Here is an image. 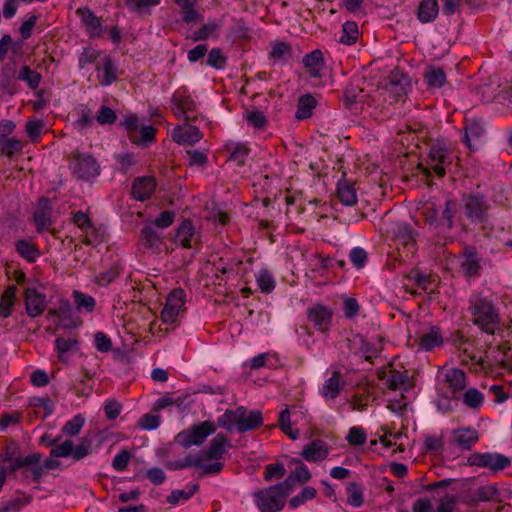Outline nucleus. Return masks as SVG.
<instances>
[{"mask_svg": "<svg viewBox=\"0 0 512 512\" xmlns=\"http://www.w3.org/2000/svg\"><path fill=\"white\" fill-rule=\"evenodd\" d=\"M26 311L30 317H36L42 314L46 307L45 297L34 289L25 291Z\"/></svg>", "mask_w": 512, "mask_h": 512, "instance_id": "obj_19", "label": "nucleus"}, {"mask_svg": "<svg viewBox=\"0 0 512 512\" xmlns=\"http://www.w3.org/2000/svg\"><path fill=\"white\" fill-rule=\"evenodd\" d=\"M216 431V426L211 421H203L198 425L192 426L190 429L184 430L178 434L179 442L185 446L202 444L208 436Z\"/></svg>", "mask_w": 512, "mask_h": 512, "instance_id": "obj_8", "label": "nucleus"}, {"mask_svg": "<svg viewBox=\"0 0 512 512\" xmlns=\"http://www.w3.org/2000/svg\"><path fill=\"white\" fill-rule=\"evenodd\" d=\"M85 423V418L81 414L75 415L71 420L67 421L62 427L63 434L75 436L77 435Z\"/></svg>", "mask_w": 512, "mask_h": 512, "instance_id": "obj_45", "label": "nucleus"}, {"mask_svg": "<svg viewBox=\"0 0 512 512\" xmlns=\"http://www.w3.org/2000/svg\"><path fill=\"white\" fill-rule=\"evenodd\" d=\"M483 395L475 388L468 389L463 395L464 403L471 407L476 408L483 402Z\"/></svg>", "mask_w": 512, "mask_h": 512, "instance_id": "obj_52", "label": "nucleus"}, {"mask_svg": "<svg viewBox=\"0 0 512 512\" xmlns=\"http://www.w3.org/2000/svg\"><path fill=\"white\" fill-rule=\"evenodd\" d=\"M303 64L311 77H321L324 68L323 56L320 50H314L303 58Z\"/></svg>", "mask_w": 512, "mask_h": 512, "instance_id": "obj_23", "label": "nucleus"}, {"mask_svg": "<svg viewBox=\"0 0 512 512\" xmlns=\"http://www.w3.org/2000/svg\"><path fill=\"white\" fill-rule=\"evenodd\" d=\"M94 343L97 350L108 352L112 348L111 339L103 332H97L94 337Z\"/></svg>", "mask_w": 512, "mask_h": 512, "instance_id": "obj_63", "label": "nucleus"}, {"mask_svg": "<svg viewBox=\"0 0 512 512\" xmlns=\"http://www.w3.org/2000/svg\"><path fill=\"white\" fill-rule=\"evenodd\" d=\"M18 79L24 81L31 89H36L41 81V75L29 66L24 65L18 72Z\"/></svg>", "mask_w": 512, "mask_h": 512, "instance_id": "obj_38", "label": "nucleus"}, {"mask_svg": "<svg viewBox=\"0 0 512 512\" xmlns=\"http://www.w3.org/2000/svg\"><path fill=\"white\" fill-rule=\"evenodd\" d=\"M279 427L283 433H285L292 440H296L299 437V430L292 428L291 414L288 408L282 410L279 415Z\"/></svg>", "mask_w": 512, "mask_h": 512, "instance_id": "obj_37", "label": "nucleus"}, {"mask_svg": "<svg viewBox=\"0 0 512 512\" xmlns=\"http://www.w3.org/2000/svg\"><path fill=\"white\" fill-rule=\"evenodd\" d=\"M468 313L471 321L488 334H494L500 325V317L493 303L480 292H473L469 299Z\"/></svg>", "mask_w": 512, "mask_h": 512, "instance_id": "obj_2", "label": "nucleus"}, {"mask_svg": "<svg viewBox=\"0 0 512 512\" xmlns=\"http://www.w3.org/2000/svg\"><path fill=\"white\" fill-rule=\"evenodd\" d=\"M317 101L316 99L310 95L306 94L299 98L298 105H297V111H296V118L298 120H304L311 116L312 110L316 107Z\"/></svg>", "mask_w": 512, "mask_h": 512, "instance_id": "obj_31", "label": "nucleus"}, {"mask_svg": "<svg viewBox=\"0 0 512 512\" xmlns=\"http://www.w3.org/2000/svg\"><path fill=\"white\" fill-rule=\"evenodd\" d=\"M55 348L58 353V359L61 362H67L68 360V352L76 351L78 348V342L75 338L69 337H58L55 340Z\"/></svg>", "mask_w": 512, "mask_h": 512, "instance_id": "obj_30", "label": "nucleus"}, {"mask_svg": "<svg viewBox=\"0 0 512 512\" xmlns=\"http://www.w3.org/2000/svg\"><path fill=\"white\" fill-rule=\"evenodd\" d=\"M391 232L395 236L396 248L398 253L414 254L417 251V245L414 238V232L406 223H396L391 227Z\"/></svg>", "mask_w": 512, "mask_h": 512, "instance_id": "obj_9", "label": "nucleus"}, {"mask_svg": "<svg viewBox=\"0 0 512 512\" xmlns=\"http://www.w3.org/2000/svg\"><path fill=\"white\" fill-rule=\"evenodd\" d=\"M465 215L473 222L483 220L488 210L487 199L480 194H470L464 197Z\"/></svg>", "mask_w": 512, "mask_h": 512, "instance_id": "obj_11", "label": "nucleus"}, {"mask_svg": "<svg viewBox=\"0 0 512 512\" xmlns=\"http://www.w3.org/2000/svg\"><path fill=\"white\" fill-rule=\"evenodd\" d=\"M186 295L183 289H173L166 298L161 311V320L166 325H176L185 312Z\"/></svg>", "mask_w": 512, "mask_h": 512, "instance_id": "obj_6", "label": "nucleus"}, {"mask_svg": "<svg viewBox=\"0 0 512 512\" xmlns=\"http://www.w3.org/2000/svg\"><path fill=\"white\" fill-rule=\"evenodd\" d=\"M76 309L78 311H85L91 313L96 305L95 299L79 290H74L72 293Z\"/></svg>", "mask_w": 512, "mask_h": 512, "instance_id": "obj_33", "label": "nucleus"}, {"mask_svg": "<svg viewBox=\"0 0 512 512\" xmlns=\"http://www.w3.org/2000/svg\"><path fill=\"white\" fill-rule=\"evenodd\" d=\"M453 441L462 449H470L478 441V432L472 428H460L453 431Z\"/></svg>", "mask_w": 512, "mask_h": 512, "instance_id": "obj_24", "label": "nucleus"}, {"mask_svg": "<svg viewBox=\"0 0 512 512\" xmlns=\"http://www.w3.org/2000/svg\"><path fill=\"white\" fill-rule=\"evenodd\" d=\"M99 71V81L101 85L107 86L114 82L117 78V68L110 57H104L103 66L97 67Z\"/></svg>", "mask_w": 512, "mask_h": 512, "instance_id": "obj_29", "label": "nucleus"}, {"mask_svg": "<svg viewBox=\"0 0 512 512\" xmlns=\"http://www.w3.org/2000/svg\"><path fill=\"white\" fill-rule=\"evenodd\" d=\"M270 55L277 61H286L291 55L290 47L284 42H276L272 45Z\"/></svg>", "mask_w": 512, "mask_h": 512, "instance_id": "obj_49", "label": "nucleus"}, {"mask_svg": "<svg viewBox=\"0 0 512 512\" xmlns=\"http://www.w3.org/2000/svg\"><path fill=\"white\" fill-rule=\"evenodd\" d=\"M243 420V407H237L234 410H226L224 414L218 417V425L227 431H238L240 421Z\"/></svg>", "mask_w": 512, "mask_h": 512, "instance_id": "obj_21", "label": "nucleus"}, {"mask_svg": "<svg viewBox=\"0 0 512 512\" xmlns=\"http://www.w3.org/2000/svg\"><path fill=\"white\" fill-rule=\"evenodd\" d=\"M432 277L433 276L431 274L422 273L417 269L412 270L409 274V279L414 281L419 287H421L423 289H426L428 284L431 281H434V279H432Z\"/></svg>", "mask_w": 512, "mask_h": 512, "instance_id": "obj_59", "label": "nucleus"}, {"mask_svg": "<svg viewBox=\"0 0 512 512\" xmlns=\"http://www.w3.org/2000/svg\"><path fill=\"white\" fill-rule=\"evenodd\" d=\"M424 80L429 88H441L446 83V74L443 69L428 66L424 71Z\"/></svg>", "mask_w": 512, "mask_h": 512, "instance_id": "obj_27", "label": "nucleus"}, {"mask_svg": "<svg viewBox=\"0 0 512 512\" xmlns=\"http://www.w3.org/2000/svg\"><path fill=\"white\" fill-rule=\"evenodd\" d=\"M457 266L460 268V272L468 277H474L479 274L481 266L476 258H457Z\"/></svg>", "mask_w": 512, "mask_h": 512, "instance_id": "obj_39", "label": "nucleus"}, {"mask_svg": "<svg viewBox=\"0 0 512 512\" xmlns=\"http://www.w3.org/2000/svg\"><path fill=\"white\" fill-rule=\"evenodd\" d=\"M141 237L143 243L148 247L154 246L160 239L159 233L155 229V226L151 223H147L143 227L141 231Z\"/></svg>", "mask_w": 512, "mask_h": 512, "instance_id": "obj_47", "label": "nucleus"}, {"mask_svg": "<svg viewBox=\"0 0 512 512\" xmlns=\"http://www.w3.org/2000/svg\"><path fill=\"white\" fill-rule=\"evenodd\" d=\"M307 317L317 331L325 333L332 324L333 311L322 304H314L308 309Z\"/></svg>", "mask_w": 512, "mask_h": 512, "instance_id": "obj_10", "label": "nucleus"}, {"mask_svg": "<svg viewBox=\"0 0 512 512\" xmlns=\"http://www.w3.org/2000/svg\"><path fill=\"white\" fill-rule=\"evenodd\" d=\"M131 458V454L127 450H122L120 453L115 455L112 461V467L116 471H124L129 463V460Z\"/></svg>", "mask_w": 512, "mask_h": 512, "instance_id": "obj_58", "label": "nucleus"}, {"mask_svg": "<svg viewBox=\"0 0 512 512\" xmlns=\"http://www.w3.org/2000/svg\"><path fill=\"white\" fill-rule=\"evenodd\" d=\"M285 468L282 464H269L265 468L264 479L272 481L273 479H280L285 475Z\"/></svg>", "mask_w": 512, "mask_h": 512, "instance_id": "obj_56", "label": "nucleus"}, {"mask_svg": "<svg viewBox=\"0 0 512 512\" xmlns=\"http://www.w3.org/2000/svg\"><path fill=\"white\" fill-rule=\"evenodd\" d=\"M499 493L498 488L495 485H487L477 489L476 499L478 501H491L497 497Z\"/></svg>", "mask_w": 512, "mask_h": 512, "instance_id": "obj_53", "label": "nucleus"}, {"mask_svg": "<svg viewBox=\"0 0 512 512\" xmlns=\"http://www.w3.org/2000/svg\"><path fill=\"white\" fill-rule=\"evenodd\" d=\"M175 242L185 248H196L200 242V233L190 220H184L178 227Z\"/></svg>", "mask_w": 512, "mask_h": 512, "instance_id": "obj_13", "label": "nucleus"}, {"mask_svg": "<svg viewBox=\"0 0 512 512\" xmlns=\"http://www.w3.org/2000/svg\"><path fill=\"white\" fill-rule=\"evenodd\" d=\"M256 282L258 284L259 289L263 293H270L275 288V279L270 271L263 268L260 269L256 275Z\"/></svg>", "mask_w": 512, "mask_h": 512, "instance_id": "obj_36", "label": "nucleus"}, {"mask_svg": "<svg viewBox=\"0 0 512 512\" xmlns=\"http://www.w3.org/2000/svg\"><path fill=\"white\" fill-rule=\"evenodd\" d=\"M73 452V442L71 440H65L59 445H55L54 448L50 451L51 457H68L72 456Z\"/></svg>", "mask_w": 512, "mask_h": 512, "instance_id": "obj_54", "label": "nucleus"}, {"mask_svg": "<svg viewBox=\"0 0 512 512\" xmlns=\"http://www.w3.org/2000/svg\"><path fill=\"white\" fill-rule=\"evenodd\" d=\"M316 490L313 487L307 486L302 491L290 499L289 506L293 509L303 505L305 502L313 499L316 496Z\"/></svg>", "mask_w": 512, "mask_h": 512, "instance_id": "obj_44", "label": "nucleus"}, {"mask_svg": "<svg viewBox=\"0 0 512 512\" xmlns=\"http://www.w3.org/2000/svg\"><path fill=\"white\" fill-rule=\"evenodd\" d=\"M155 189V181L150 177L137 178L132 185V194L135 199L144 201L150 197Z\"/></svg>", "mask_w": 512, "mask_h": 512, "instance_id": "obj_22", "label": "nucleus"}, {"mask_svg": "<svg viewBox=\"0 0 512 512\" xmlns=\"http://www.w3.org/2000/svg\"><path fill=\"white\" fill-rule=\"evenodd\" d=\"M51 212L52 206L50 200L47 198L40 199L34 212V222L38 231L48 229V227L51 226Z\"/></svg>", "mask_w": 512, "mask_h": 512, "instance_id": "obj_18", "label": "nucleus"}, {"mask_svg": "<svg viewBox=\"0 0 512 512\" xmlns=\"http://www.w3.org/2000/svg\"><path fill=\"white\" fill-rule=\"evenodd\" d=\"M455 504L456 500L453 495H445L440 499L434 512H453Z\"/></svg>", "mask_w": 512, "mask_h": 512, "instance_id": "obj_64", "label": "nucleus"}, {"mask_svg": "<svg viewBox=\"0 0 512 512\" xmlns=\"http://www.w3.org/2000/svg\"><path fill=\"white\" fill-rule=\"evenodd\" d=\"M344 386L345 381L341 373L334 371L332 375L325 380L320 390V394L326 401H332L339 396Z\"/></svg>", "mask_w": 512, "mask_h": 512, "instance_id": "obj_16", "label": "nucleus"}, {"mask_svg": "<svg viewBox=\"0 0 512 512\" xmlns=\"http://www.w3.org/2000/svg\"><path fill=\"white\" fill-rule=\"evenodd\" d=\"M78 15L81 18L82 23L85 25L88 34L91 37L102 36V25L100 19L94 15L92 11L87 8H80L77 10Z\"/></svg>", "mask_w": 512, "mask_h": 512, "instance_id": "obj_20", "label": "nucleus"}, {"mask_svg": "<svg viewBox=\"0 0 512 512\" xmlns=\"http://www.w3.org/2000/svg\"><path fill=\"white\" fill-rule=\"evenodd\" d=\"M293 480L288 477L284 482L254 493L256 506L260 512H279L283 509L286 497L293 490Z\"/></svg>", "mask_w": 512, "mask_h": 512, "instance_id": "obj_3", "label": "nucleus"}, {"mask_svg": "<svg viewBox=\"0 0 512 512\" xmlns=\"http://www.w3.org/2000/svg\"><path fill=\"white\" fill-rule=\"evenodd\" d=\"M188 122L185 121L183 125L175 127L172 132L173 140L178 144L193 145L202 138L200 130L195 126L189 125Z\"/></svg>", "mask_w": 512, "mask_h": 512, "instance_id": "obj_15", "label": "nucleus"}, {"mask_svg": "<svg viewBox=\"0 0 512 512\" xmlns=\"http://www.w3.org/2000/svg\"><path fill=\"white\" fill-rule=\"evenodd\" d=\"M195 103L189 97L185 96L180 91L175 92L172 98V111L176 117L184 121H190L194 118L191 113L195 110Z\"/></svg>", "mask_w": 512, "mask_h": 512, "instance_id": "obj_14", "label": "nucleus"}, {"mask_svg": "<svg viewBox=\"0 0 512 512\" xmlns=\"http://www.w3.org/2000/svg\"><path fill=\"white\" fill-rule=\"evenodd\" d=\"M262 423L263 418L260 411H247L246 408L243 407V420L240 421L238 432L244 433L254 430L261 426Z\"/></svg>", "mask_w": 512, "mask_h": 512, "instance_id": "obj_26", "label": "nucleus"}, {"mask_svg": "<svg viewBox=\"0 0 512 512\" xmlns=\"http://www.w3.org/2000/svg\"><path fill=\"white\" fill-rule=\"evenodd\" d=\"M246 120L251 126L257 129L264 128L267 122L263 112L258 110L247 111Z\"/></svg>", "mask_w": 512, "mask_h": 512, "instance_id": "obj_55", "label": "nucleus"}, {"mask_svg": "<svg viewBox=\"0 0 512 512\" xmlns=\"http://www.w3.org/2000/svg\"><path fill=\"white\" fill-rule=\"evenodd\" d=\"M91 442L88 439H82L80 443L74 448L72 452V457L79 461L85 458L90 453Z\"/></svg>", "mask_w": 512, "mask_h": 512, "instance_id": "obj_61", "label": "nucleus"}, {"mask_svg": "<svg viewBox=\"0 0 512 512\" xmlns=\"http://www.w3.org/2000/svg\"><path fill=\"white\" fill-rule=\"evenodd\" d=\"M120 266L118 263L111 265L94 276V282L100 286H107L120 275Z\"/></svg>", "mask_w": 512, "mask_h": 512, "instance_id": "obj_34", "label": "nucleus"}, {"mask_svg": "<svg viewBox=\"0 0 512 512\" xmlns=\"http://www.w3.org/2000/svg\"><path fill=\"white\" fill-rule=\"evenodd\" d=\"M16 294V287L9 286L4 292L0 301V315L8 317L11 314L14 298Z\"/></svg>", "mask_w": 512, "mask_h": 512, "instance_id": "obj_41", "label": "nucleus"}, {"mask_svg": "<svg viewBox=\"0 0 512 512\" xmlns=\"http://www.w3.org/2000/svg\"><path fill=\"white\" fill-rule=\"evenodd\" d=\"M337 196L341 203L346 206H352L356 203V191L353 185L349 183H340L337 189Z\"/></svg>", "mask_w": 512, "mask_h": 512, "instance_id": "obj_40", "label": "nucleus"}, {"mask_svg": "<svg viewBox=\"0 0 512 512\" xmlns=\"http://www.w3.org/2000/svg\"><path fill=\"white\" fill-rule=\"evenodd\" d=\"M229 441L223 434H217L202 455H188L175 465L176 469L195 467L200 475L218 474L223 468L221 460L227 453Z\"/></svg>", "mask_w": 512, "mask_h": 512, "instance_id": "obj_1", "label": "nucleus"}, {"mask_svg": "<svg viewBox=\"0 0 512 512\" xmlns=\"http://www.w3.org/2000/svg\"><path fill=\"white\" fill-rule=\"evenodd\" d=\"M231 33L239 39H245L250 37L251 29L243 20H237L231 26Z\"/></svg>", "mask_w": 512, "mask_h": 512, "instance_id": "obj_57", "label": "nucleus"}, {"mask_svg": "<svg viewBox=\"0 0 512 512\" xmlns=\"http://www.w3.org/2000/svg\"><path fill=\"white\" fill-rule=\"evenodd\" d=\"M383 379L390 389L395 390L399 389L402 385L405 384L407 375L400 371L389 370L384 374Z\"/></svg>", "mask_w": 512, "mask_h": 512, "instance_id": "obj_43", "label": "nucleus"}, {"mask_svg": "<svg viewBox=\"0 0 512 512\" xmlns=\"http://www.w3.org/2000/svg\"><path fill=\"white\" fill-rule=\"evenodd\" d=\"M198 489L197 484L187 485L184 489L173 490L167 497V502L178 505L190 499Z\"/></svg>", "mask_w": 512, "mask_h": 512, "instance_id": "obj_32", "label": "nucleus"}, {"mask_svg": "<svg viewBox=\"0 0 512 512\" xmlns=\"http://www.w3.org/2000/svg\"><path fill=\"white\" fill-rule=\"evenodd\" d=\"M226 148L230 152L232 161H235L238 166L244 165L249 151L244 144L230 141L226 144Z\"/></svg>", "mask_w": 512, "mask_h": 512, "instance_id": "obj_35", "label": "nucleus"}, {"mask_svg": "<svg viewBox=\"0 0 512 512\" xmlns=\"http://www.w3.org/2000/svg\"><path fill=\"white\" fill-rule=\"evenodd\" d=\"M466 374L455 367H442L437 374V390L445 399H453L465 389Z\"/></svg>", "mask_w": 512, "mask_h": 512, "instance_id": "obj_4", "label": "nucleus"}, {"mask_svg": "<svg viewBox=\"0 0 512 512\" xmlns=\"http://www.w3.org/2000/svg\"><path fill=\"white\" fill-rule=\"evenodd\" d=\"M367 435L365 430L360 426H353L349 429L346 436L347 442L351 446H360L366 442Z\"/></svg>", "mask_w": 512, "mask_h": 512, "instance_id": "obj_46", "label": "nucleus"}, {"mask_svg": "<svg viewBox=\"0 0 512 512\" xmlns=\"http://www.w3.org/2000/svg\"><path fill=\"white\" fill-rule=\"evenodd\" d=\"M439 12L437 0H423L418 8V19L422 23L434 21Z\"/></svg>", "mask_w": 512, "mask_h": 512, "instance_id": "obj_28", "label": "nucleus"}, {"mask_svg": "<svg viewBox=\"0 0 512 512\" xmlns=\"http://www.w3.org/2000/svg\"><path fill=\"white\" fill-rule=\"evenodd\" d=\"M358 26L355 22H346L342 27V35L339 41L346 45H351L356 42L358 38Z\"/></svg>", "mask_w": 512, "mask_h": 512, "instance_id": "obj_42", "label": "nucleus"}, {"mask_svg": "<svg viewBox=\"0 0 512 512\" xmlns=\"http://www.w3.org/2000/svg\"><path fill=\"white\" fill-rule=\"evenodd\" d=\"M343 310L347 318H353L359 311V304L355 298L345 296L343 299Z\"/></svg>", "mask_w": 512, "mask_h": 512, "instance_id": "obj_62", "label": "nucleus"}, {"mask_svg": "<svg viewBox=\"0 0 512 512\" xmlns=\"http://www.w3.org/2000/svg\"><path fill=\"white\" fill-rule=\"evenodd\" d=\"M95 116L93 112L89 109H81L79 112V117L75 121L74 125L78 130H84L86 128L91 127L94 124Z\"/></svg>", "mask_w": 512, "mask_h": 512, "instance_id": "obj_51", "label": "nucleus"}, {"mask_svg": "<svg viewBox=\"0 0 512 512\" xmlns=\"http://www.w3.org/2000/svg\"><path fill=\"white\" fill-rule=\"evenodd\" d=\"M22 413L20 411H13L12 413H4L0 416V428L2 430L8 428L10 425H16L20 422Z\"/></svg>", "mask_w": 512, "mask_h": 512, "instance_id": "obj_60", "label": "nucleus"}, {"mask_svg": "<svg viewBox=\"0 0 512 512\" xmlns=\"http://www.w3.org/2000/svg\"><path fill=\"white\" fill-rule=\"evenodd\" d=\"M443 344V337L438 327H430L427 332H424L419 338V346L421 349L430 351Z\"/></svg>", "mask_w": 512, "mask_h": 512, "instance_id": "obj_25", "label": "nucleus"}, {"mask_svg": "<svg viewBox=\"0 0 512 512\" xmlns=\"http://www.w3.org/2000/svg\"><path fill=\"white\" fill-rule=\"evenodd\" d=\"M470 462L472 465L489 468L494 472L503 470L510 465L509 458L498 453H476L470 457Z\"/></svg>", "mask_w": 512, "mask_h": 512, "instance_id": "obj_12", "label": "nucleus"}, {"mask_svg": "<svg viewBox=\"0 0 512 512\" xmlns=\"http://www.w3.org/2000/svg\"><path fill=\"white\" fill-rule=\"evenodd\" d=\"M329 454V447L323 440H313L308 443L301 455L308 462H319L324 460Z\"/></svg>", "mask_w": 512, "mask_h": 512, "instance_id": "obj_17", "label": "nucleus"}, {"mask_svg": "<svg viewBox=\"0 0 512 512\" xmlns=\"http://www.w3.org/2000/svg\"><path fill=\"white\" fill-rule=\"evenodd\" d=\"M96 121L101 125L113 124L116 119V113L108 106L102 105L95 116Z\"/></svg>", "mask_w": 512, "mask_h": 512, "instance_id": "obj_50", "label": "nucleus"}, {"mask_svg": "<svg viewBox=\"0 0 512 512\" xmlns=\"http://www.w3.org/2000/svg\"><path fill=\"white\" fill-rule=\"evenodd\" d=\"M29 403L31 407L43 408L44 417L50 416L54 411V403L48 396L32 397Z\"/></svg>", "mask_w": 512, "mask_h": 512, "instance_id": "obj_48", "label": "nucleus"}, {"mask_svg": "<svg viewBox=\"0 0 512 512\" xmlns=\"http://www.w3.org/2000/svg\"><path fill=\"white\" fill-rule=\"evenodd\" d=\"M452 163L451 153L448 149L440 144H434L429 153L428 165L429 167H423L422 165L419 168L423 171L425 175L430 173V169H432L437 176L443 177L446 173V168Z\"/></svg>", "mask_w": 512, "mask_h": 512, "instance_id": "obj_7", "label": "nucleus"}, {"mask_svg": "<svg viewBox=\"0 0 512 512\" xmlns=\"http://www.w3.org/2000/svg\"><path fill=\"white\" fill-rule=\"evenodd\" d=\"M70 169L73 176L82 181H93L100 175V165L90 153L75 152L72 156Z\"/></svg>", "mask_w": 512, "mask_h": 512, "instance_id": "obj_5", "label": "nucleus"}]
</instances>
